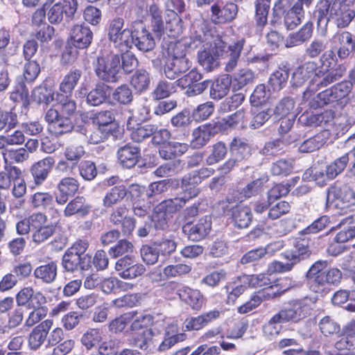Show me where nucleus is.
<instances>
[{
  "label": "nucleus",
  "instance_id": "f257e3e1",
  "mask_svg": "<svg viewBox=\"0 0 355 355\" xmlns=\"http://www.w3.org/2000/svg\"><path fill=\"white\" fill-rule=\"evenodd\" d=\"M315 17L320 28H325L329 21H333L338 28H345L354 18L355 11L340 0H320Z\"/></svg>",
  "mask_w": 355,
  "mask_h": 355
},
{
  "label": "nucleus",
  "instance_id": "f03ea898",
  "mask_svg": "<svg viewBox=\"0 0 355 355\" xmlns=\"http://www.w3.org/2000/svg\"><path fill=\"white\" fill-rule=\"evenodd\" d=\"M96 76L103 82L117 83L121 75V55L110 52L98 56L94 63Z\"/></svg>",
  "mask_w": 355,
  "mask_h": 355
},
{
  "label": "nucleus",
  "instance_id": "7ed1b4c3",
  "mask_svg": "<svg viewBox=\"0 0 355 355\" xmlns=\"http://www.w3.org/2000/svg\"><path fill=\"white\" fill-rule=\"evenodd\" d=\"M318 298L315 296H306L288 301L287 306L278 313L279 318L287 322H297L310 315L316 307Z\"/></svg>",
  "mask_w": 355,
  "mask_h": 355
},
{
  "label": "nucleus",
  "instance_id": "20e7f679",
  "mask_svg": "<svg viewBox=\"0 0 355 355\" xmlns=\"http://www.w3.org/2000/svg\"><path fill=\"white\" fill-rule=\"evenodd\" d=\"M345 72V67L341 64L334 69H327V67L317 69L315 76L311 80V84L304 92V98H309L311 96V92L317 91L322 87H325L338 80L343 76Z\"/></svg>",
  "mask_w": 355,
  "mask_h": 355
},
{
  "label": "nucleus",
  "instance_id": "39448f33",
  "mask_svg": "<svg viewBox=\"0 0 355 355\" xmlns=\"http://www.w3.org/2000/svg\"><path fill=\"white\" fill-rule=\"evenodd\" d=\"M245 42V39L241 38L227 45L220 37L214 39V46L217 48V53L225 60L226 71H232L237 66Z\"/></svg>",
  "mask_w": 355,
  "mask_h": 355
},
{
  "label": "nucleus",
  "instance_id": "423d86ee",
  "mask_svg": "<svg viewBox=\"0 0 355 355\" xmlns=\"http://www.w3.org/2000/svg\"><path fill=\"white\" fill-rule=\"evenodd\" d=\"M124 24V19L117 17L109 21L107 29L108 40L121 51L130 48L132 28H125Z\"/></svg>",
  "mask_w": 355,
  "mask_h": 355
},
{
  "label": "nucleus",
  "instance_id": "0eeeda50",
  "mask_svg": "<svg viewBox=\"0 0 355 355\" xmlns=\"http://www.w3.org/2000/svg\"><path fill=\"white\" fill-rule=\"evenodd\" d=\"M132 44L143 52L150 51L155 46V37L142 21H135L132 24L130 47Z\"/></svg>",
  "mask_w": 355,
  "mask_h": 355
},
{
  "label": "nucleus",
  "instance_id": "6e6552de",
  "mask_svg": "<svg viewBox=\"0 0 355 355\" xmlns=\"http://www.w3.org/2000/svg\"><path fill=\"white\" fill-rule=\"evenodd\" d=\"M238 7L235 3L216 0L211 6V17L215 24L232 21L236 16Z\"/></svg>",
  "mask_w": 355,
  "mask_h": 355
},
{
  "label": "nucleus",
  "instance_id": "1a4fd4ad",
  "mask_svg": "<svg viewBox=\"0 0 355 355\" xmlns=\"http://www.w3.org/2000/svg\"><path fill=\"white\" fill-rule=\"evenodd\" d=\"M77 0H63L51 6L47 12L48 19L51 24H58L63 19L64 15L68 20L73 18L77 10Z\"/></svg>",
  "mask_w": 355,
  "mask_h": 355
},
{
  "label": "nucleus",
  "instance_id": "9d476101",
  "mask_svg": "<svg viewBox=\"0 0 355 355\" xmlns=\"http://www.w3.org/2000/svg\"><path fill=\"white\" fill-rule=\"evenodd\" d=\"M55 232V225L48 223L47 216L41 212L38 215L32 230V241L41 244L48 241Z\"/></svg>",
  "mask_w": 355,
  "mask_h": 355
},
{
  "label": "nucleus",
  "instance_id": "9b49d317",
  "mask_svg": "<svg viewBox=\"0 0 355 355\" xmlns=\"http://www.w3.org/2000/svg\"><path fill=\"white\" fill-rule=\"evenodd\" d=\"M354 192L347 185L338 187L334 185L330 187L327 191L326 205L329 206L335 203V206H339V202L343 205H349L354 202Z\"/></svg>",
  "mask_w": 355,
  "mask_h": 355
},
{
  "label": "nucleus",
  "instance_id": "f8f14e48",
  "mask_svg": "<svg viewBox=\"0 0 355 355\" xmlns=\"http://www.w3.org/2000/svg\"><path fill=\"white\" fill-rule=\"evenodd\" d=\"M211 230L210 216H205L198 220L196 224L187 223L183 225L182 232L191 241H200L209 234Z\"/></svg>",
  "mask_w": 355,
  "mask_h": 355
},
{
  "label": "nucleus",
  "instance_id": "ddd939ff",
  "mask_svg": "<svg viewBox=\"0 0 355 355\" xmlns=\"http://www.w3.org/2000/svg\"><path fill=\"white\" fill-rule=\"evenodd\" d=\"M130 345L147 352H153L158 343L155 333L152 329L133 334L129 338Z\"/></svg>",
  "mask_w": 355,
  "mask_h": 355
},
{
  "label": "nucleus",
  "instance_id": "4468645a",
  "mask_svg": "<svg viewBox=\"0 0 355 355\" xmlns=\"http://www.w3.org/2000/svg\"><path fill=\"white\" fill-rule=\"evenodd\" d=\"M55 160L52 156H47L35 162L31 167L30 171L36 185H42L51 173Z\"/></svg>",
  "mask_w": 355,
  "mask_h": 355
},
{
  "label": "nucleus",
  "instance_id": "2eb2a0df",
  "mask_svg": "<svg viewBox=\"0 0 355 355\" xmlns=\"http://www.w3.org/2000/svg\"><path fill=\"white\" fill-rule=\"evenodd\" d=\"M93 40V33L87 26L85 24H76L70 31L69 41L73 46L79 49H87Z\"/></svg>",
  "mask_w": 355,
  "mask_h": 355
},
{
  "label": "nucleus",
  "instance_id": "dca6fc26",
  "mask_svg": "<svg viewBox=\"0 0 355 355\" xmlns=\"http://www.w3.org/2000/svg\"><path fill=\"white\" fill-rule=\"evenodd\" d=\"M79 187L78 181L74 178H62L56 187L58 193L55 195V202L60 205H64L69 197L73 196L78 192Z\"/></svg>",
  "mask_w": 355,
  "mask_h": 355
},
{
  "label": "nucleus",
  "instance_id": "f3484780",
  "mask_svg": "<svg viewBox=\"0 0 355 355\" xmlns=\"http://www.w3.org/2000/svg\"><path fill=\"white\" fill-rule=\"evenodd\" d=\"M62 266L65 271L71 272L78 270H87L92 266V257H79L66 250L62 259Z\"/></svg>",
  "mask_w": 355,
  "mask_h": 355
},
{
  "label": "nucleus",
  "instance_id": "a211bd4d",
  "mask_svg": "<svg viewBox=\"0 0 355 355\" xmlns=\"http://www.w3.org/2000/svg\"><path fill=\"white\" fill-rule=\"evenodd\" d=\"M53 324L52 320L46 319L33 329L28 339L31 349H37L44 343Z\"/></svg>",
  "mask_w": 355,
  "mask_h": 355
},
{
  "label": "nucleus",
  "instance_id": "6ab92c4d",
  "mask_svg": "<svg viewBox=\"0 0 355 355\" xmlns=\"http://www.w3.org/2000/svg\"><path fill=\"white\" fill-rule=\"evenodd\" d=\"M16 302L18 306H37L39 304H46V297L40 291L35 292L32 287L21 288L16 295Z\"/></svg>",
  "mask_w": 355,
  "mask_h": 355
},
{
  "label": "nucleus",
  "instance_id": "aec40b11",
  "mask_svg": "<svg viewBox=\"0 0 355 355\" xmlns=\"http://www.w3.org/2000/svg\"><path fill=\"white\" fill-rule=\"evenodd\" d=\"M119 163L125 168L135 166L140 157V148L131 143L120 146L116 152Z\"/></svg>",
  "mask_w": 355,
  "mask_h": 355
},
{
  "label": "nucleus",
  "instance_id": "412c9836",
  "mask_svg": "<svg viewBox=\"0 0 355 355\" xmlns=\"http://www.w3.org/2000/svg\"><path fill=\"white\" fill-rule=\"evenodd\" d=\"M190 67L191 63L188 58H168L164 66V73L170 80H178Z\"/></svg>",
  "mask_w": 355,
  "mask_h": 355
},
{
  "label": "nucleus",
  "instance_id": "4be33fe9",
  "mask_svg": "<svg viewBox=\"0 0 355 355\" xmlns=\"http://www.w3.org/2000/svg\"><path fill=\"white\" fill-rule=\"evenodd\" d=\"M317 71L315 62H306L297 67L293 73L291 83L293 87H298L304 85Z\"/></svg>",
  "mask_w": 355,
  "mask_h": 355
},
{
  "label": "nucleus",
  "instance_id": "5701e85b",
  "mask_svg": "<svg viewBox=\"0 0 355 355\" xmlns=\"http://www.w3.org/2000/svg\"><path fill=\"white\" fill-rule=\"evenodd\" d=\"M290 76V65L286 62H282L277 70L270 76L269 85L275 92H279L286 87Z\"/></svg>",
  "mask_w": 355,
  "mask_h": 355
},
{
  "label": "nucleus",
  "instance_id": "b1692460",
  "mask_svg": "<svg viewBox=\"0 0 355 355\" xmlns=\"http://www.w3.org/2000/svg\"><path fill=\"white\" fill-rule=\"evenodd\" d=\"M178 295L182 301H184L194 310H200L205 302L203 295L200 291L189 286H184L178 289Z\"/></svg>",
  "mask_w": 355,
  "mask_h": 355
},
{
  "label": "nucleus",
  "instance_id": "393cba45",
  "mask_svg": "<svg viewBox=\"0 0 355 355\" xmlns=\"http://www.w3.org/2000/svg\"><path fill=\"white\" fill-rule=\"evenodd\" d=\"M200 184V178L194 172L184 175L181 180L180 188L182 192L180 194L188 200L197 197L201 191L198 187Z\"/></svg>",
  "mask_w": 355,
  "mask_h": 355
},
{
  "label": "nucleus",
  "instance_id": "a878e982",
  "mask_svg": "<svg viewBox=\"0 0 355 355\" xmlns=\"http://www.w3.org/2000/svg\"><path fill=\"white\" fill-rule=\"evenodd\" d=\"M91 209L92 206L83 196H76L67 203L63 212L64 216L67 218L73 215L85 217L89 214Z\"/></svg>",
  "mask_w": 355,
  "mask_h": 355
},
{
  "label": "nucleus",
  "instance_id": "bb28decb",
  "mask_svg": "<svg viewBox=\"0 0 355 355\" xmlns=\"http://www.w3.org/2000/svg\"><path fill=\"white\" fill-rule=\"evenodd\" d=\"M128 190L125 185L121 184L108 189L102 200V205L106 209L112 208L120 204L126 197Z\"/></svg>",
  "mask_w": 355,
  "mask_h": 355
},
{
  "label": "nucleus",
  "instance_id": "cd10ccee",
  "mask_svg": "<svg viewBox=\"0 0 355 355\" xmlns=\"http://www.w3.org/2000/svg\"><path fill=\"white\" fill-rule=\"evenodd\" d=\"M217 48L214 46V40L213 44H210L209 48L200 51L198 54V62L207 71H211L219 65V53H217Z\"/></svg>",
  "mask_w": 355,
  "mask_h": 355
},
{
  "label": "nucleus",
  "instance_id": "c85d7f7f",
  "mask_svg": "<svg viewBox=\"0 0 355 355\" xmlns=\"http://www.w3.org/2000/svg\"><path fill=\"white\" fill-rule=\"evenodd\" d=\"M232 80L231 76L225 74L210 83V97L214 100H220L229 92Z\"/></svg>",
  "mask_w": 355,
  "mask_h": 355
},
{
  "label": "nucleus",
  "instance_id": "c756f323",
  "mask_svg": "<svg viewBox=\"0 0 355 355\" xmlns=\"http://www.w3.org/2000/svg\"><path fill=\"white\" fill-rule=\"evenodd\" d=\"M264 184L263 178L256 179L251 182L248 183L245 187L242 188L241 190L237 189L233 191L234 198L232 199L230 197L227 198V200L229 202H232L235 200H242L245 198H249L258 194L261 191Z\"/></svg>",
  "mask_w": 355,
  "mask_h": 355
},
{
  "label": "nucleus",
  "instance_id": "7c9ffc66",
  "mask_svg": "<svg viewBox=\"0 0 355 355\" xmlns=\"http://www.w3.org/2000/svg\"><path fill=\"white\" fill-rule=\"evenodd\" d=\"M230 211L234 225L238 228H246L251 223L252 214L249 207L236 205L231 209Z\"/></svg>",
  "mask_w": 355,
  "mask_h": 355
},
{
  "label": "nucleus",
  "instance_id": "2f4dec72",
  "mask_svg": "<svg viewBox=\"0 0 355 355\" xmlns=\"http://www.w3.org/2000/svg\"><path fill=\"white\" fill-rule=\"evenodd\" d=\"M214 128L211 124L202 125L194 129L191 144L193 148H200L205 146L214 135Z\"/></svg>",
  "mask_w": 355,
  "mask_h": 355
},
{
  "label": "nucleus",
  "instance_id": "473e14b6",
  "mask_svg": "<svg viewBox=\"0 0 355 355\" xmlns=\"http://www.w3.org/2000/svg\"><path fill=\"white\" fill-rule=\"evenodd\" d=\"M341 279V271L338 268H332L316 277V286H314V291L320 292L326 285H337L340 282Z\"/></svg>",
  "mask_w": 355,
  "mask_h": 355
},
{
  "label": "nucleus",
  "instance_id": "72a5a7b5",
  "mask_svg": "<svg viewBox=\"0 0 355 355\" xmlns=\"http://www.w3.org/2000/svg\"><path fill=\"white\" fill-rule=\"evenodd\" d=\"M313 33V24L306 23L297 32L291 33L286 40V47H293L302 44L309 40Z\"/></svg>",
  "mask_w": 355,
  "mask_h": 355
},
{
  "label": "nucleus",
  "instance_id": "f704fd0d",
  "mask_svg": "<svg viewBox=\"0 0 355 355\" xmlns=\"http://www.w3.org/2000/svg\"><path fill=\"white\" fill-rule=\"evenodd\" d=\"M180 193L174 198H169L161 202L156 207L157 212H162L168 216L177 212L183 208L189 202Z\"/></svg>",
  "mask_w": 355,
  "mask_h": 355
},
{
  "label": "nucleus",
  "instance_id": "c9c22d12",
  "mask_svg": "<svg viewBox=\"0 0 355 355\" xmlns=\"http://www.w3.org/2000/svg\"><path fill=\"white\" fill-rule=\"evenodd\" d=\"M220 312L212 310L187 321L186 327L189 330H199L220 317Z\"/></svg>",
  "mask_w": 355,
  "mask_h": 355
},
{
  "label": "nucleus",
  "instance_id": "e433bc0d",
  "mask_svg": "<svg viewBox=\"0 0 355 355\" xmlns=\"http://www.w3.org/2000/svg\"><path fill=\"white\" fill-rule=\"evenodd\" d=\"M57 271V264L51 261L37 267L34 270L33 275L43 283L51 284L56 279Z\"/></svg>",
  "mask_w": 355,
  "mask_h": 355
},
{
  "label": "nucleus",
  "instance_id": "4c0bfd02",
  "mask_svg": "<svg viewBox=\"0 0 355 355\" xmlns=\"http://www.w3.org/2000/svg\"><path fill=\"white\" fill-rule=\"evenodd\" d=\"M110 87L103 83H97L87 95L86 102L92 106H99L107 98V92Z\"/></svg>",
  "mask_w": 355,
  "mask_h": 355
},
{
  "label": "nucleus",
  "instance_id": "58836bf2",
  "mask_svg": "<svg viewBox=\"0 0 355 355\" xmlns=\"http://www.w3.org/2000/svg\"><path fill=\"white\" fill-rule=\"evenodd\" d=\"M310 254L308 240L300 239L295 243L293 249L285 254V257L288 260H293L297 263L301 260L308 258Z\"/></svg>",
  "mask_w": 355,
  "mask_h": 355
},
{
  "label": "nucleus",
  "instance_id": "ea45409f",
  "mask_svg": "<svg viewBox=\"0 0 355 355\" xmlns=\"http://www.w3.org/2000/svg\"><path fill=\"white\" fill-rule=\"evenodd\" d=\"M188 149L186 144L168 142L159 150L160 157L164 159H172L182 155Z\"/></svg>",
  "mask_w": 355,
  "mask_h": 355
},
{
  "label": "nucleus",
  "instance_id": "a19ab883",
  "mask_svg": "<svg viewBox=\"0 0 355 355\" xmlns=\"http://www.w3.org/2000/svg\"><path fill=\"white\" fill-rule=\"evenodd\" d=\"M327 131L320 132L313 137L304 141L299 146L301 153H311L320 149L328 139Z\"/></svg>",
  "mask_w": 355,
  "mask_h": 355
},
{
  "label": "nucleus",
  "instance_id": "79ce46f5",
  "mask_svg": "<svg viewBox=\"0 0 355 355\" xmlns=\"http://www.w3.org/2000/svg\"><path fill=\"white\" fill-rule=\"evenodd\" d=\"M271 0H256L254 19L257 30L262 31L267 24L268 15Z\"/></svg>",
  "mask_w": 355,
  "mask_h": 355
},
{
  "label": "nucleus",
  "instance_id": "37998d69",
  "mask_svg": "<svg viewBox=\"0 0 355 355\" xmlns=\"http://www.w3.org/2000/svg\"><path fill=\"white\" fill-rule=\"evenodd\" d=\"M272 110L267 105L253 106L250 127L257 129L261 127L272 116Z\"/></svg>",
  "mask_w": 355,
  "mask_h": 355
},
{
  "label": "nucleus",
  "instance_id": "c03bdc74",
  "mask_svg": "<svg viewBox=\"0 0 355 355\" xmlns=\"http://www.w3.org/2000/svg\"><path fill=\"white\" fill-rule=\"evenodd\" d=\"M165 33L171 37L180 35L183 29L182 21L178 14L174 12L166 13L165 17Z\"/></svg>",
  "mask_w": 355,
  "mask_h": 355
},
{
  "label": "nucleus",
  "instance_id": "a18cd8bd",
  "mask_svg": "<svg viewBox=\"0 0 355 355\" xmlns=\"http://www.w3.org/2000/svg\"><path fill=\"white\" fill-rule=\"evenodd\" d=\"M182 82L183 79H178L175 83H170L166 80H159L152 92L153 98L160 100L168 97L175 92V85H180Z\"/></svg>",
  "mask_w": 355,
  "mask_h": 355
},
{
  "label": "nucleus",
  "instance_id": "49530a36",
  "mask_svg": "<svg viewBox=\"0 0 355 355\" xmlns=\"http://www.w3.org/2000/svg\"><path fill=\"white\" fill-rule=\"evenodd\" d=\"M334 39L338 42L340 46L338 51V55L341 59L346 58L353 50H355V41L353 42L351 33L344 31L336 35Z\"/></svg>",
  "mask_w": 355,
  "mask_h": 355
},
{
  "label": "nucleus",
  "instance_id": "de8ad7c7",
  "mask_svg": "<svg viewBox=\"0 0 355 355\" xmlns=\"http://www.w3.org/2000/svg\"><path fill=\"white\" fill-rule=\"evenodd\" d=\"M82 70L73 69L64 77L60 85V90L66 94H70L77 85L82 76Z\"/></svg>",
  "mask_w": 355,
  "mask_h": 355
},
{
  "label": "nucleus",
  "instance_id": "09e8293b",
  "mask_svg": "<svg viewBox=\"0 0 355 355\" xmlns=\"http://www.w3.org/2000/svg\"><path fill=\"white\" fill-rule=\"evenodd\" d=\"M130 84L136 91L140 93L146 91L150 84L149 73L143 69L137 70L131 78Z\"/></svg>",
  "mask_w": 355,
  "mask_h": 355
},
{
  "label": "nucleus",
  "instance_id": "8fccbe9b",
  "mask_svg": "<svg viewBox=\"0 0 355 355\" xmlns=\"http://www.w3.org/2000/svg\"><path fill=\"white\" fill-rule=\"evenodd\" d=\"M232 157L240 163L249 158L250 155L248 144L241 139L234 138L230 145Z\"/></svg>",
  "mask_w": 355,
  "mask_h": 355
},
{
  "label": "nucleus",
  "instance_id": "3c124183",
  "mask_svg": "<svg viewBox=\"0 0 355 355\" xmlns=\"http://www.w3.org/2000/svg\"><path fill=\"white\" fill-rule=\"evenodd\" d=\"M111 98L116 103L128 105L133 101V93L128 85L123 84L114 89Z\"/></svg>",
  "mask_w": 355,
  "mask_h": 355
},
{
  "label": "nucleus",
  "instance_id": "603ef678",
  "mask_svg": "<svg viewBox=\"0 0 355 355\" xmlns=\"http://www.w3.org/2000/svg\"><path fill=\"white\" fill-rule=\"evenodd\" d=\"M333 119V112L330 110L320 114L302 115L300 119V120H304V123L309 126H322L329 123Z\"/></svg>",
  "mask_w": 355,
  "mask_h": 355
},
{
  "label": "nucleus",
  "instance_id": "864d4df0",
  "mask_svg": "<svg viewBox=\"0 0 355 355\" xmlns=\"http://www.w3.org/2000/svg\"><path fill=\"white\" fill-rule=\"evenodd\" d=\"M303 8L298 5H293V10L284 15V24L288 30H293L302 22L304 17Z\"/></svg>",
  "mask_w": 355,
  "mask_h": 355
},
{
  "label": "nucleus",
  "instance_id": "5fc2aeb1",
  "mask_svg": "<svg viewBox=\"0 0 355 355\" xmlns=\"http://www.w3.org/2000/svg\"><path fill=\"white\" fill-rule=\"evenodd\" d=\"M24 321V310L16 308L8 315L7 323L0 327V333L4 334L19 327Z\"/></svg>",
  "mask_w": 355,
  "mask_h": 355
},
{
  "label": "nucleus",
  "instance_id": "6e6d98bb",
  "mask_svg": "<svg viewBox=\"0 0 355 355\" xmlns=\"http://www.w3.org/2000/svg\"><path fill=\"white\" fill-rule=\"evenodd\" d=\"M349 153H345L327 166V175L329 179H334L345 169L349 162Z\"/></svg>",
  "mask_w": 355,
  "mask_h": 355
},
{
  "label": "nucleus",
  "instance_id": "4d7b16f0",
  "mask_svg": "<svg viewBox=\"0 0 355 355\" xmlns=\"http://www.w3.org/2000/svg\"><path fill=\"white\" fill-rule=\"evenodd\" d=\"M210 37L211 34L203 31H196L190 37L189 40H185L184 43L186 46L191 49H196L200 46L206 48L205 46H209L211 44L209 41Z\"/></svg>",
  "mask_w": 355,
  "mask_h": 355
},
{
  "label": "nucleus",
  "instance_id": "13d9d810",
  "mask_svg": "<svg viewBox=\"0 0 355 355\" xmlns=\"http://www.w3.org/2000/svg\"><path fill=\"white\" fill-rule=\"evenodd\" d=\"M160 255L166 257L173 253L177 248L176 242L172 236H163L162 239L153 241Z\"/></svg>",
  "mask_w": 355,
  "mask_h": 355
},
{
  "label": "nucleus",
  "instance_id": "bf43d9fd",
  "mask_svg": "<svg viewBox=\"0 0 355 355\" xmlns=\"http://www.w3.org/2000/svg\"><path fill=\"white\" fill-rule=\"evenodd\" d=\"M286 144L282 139H276L266 142L259 153L264 156H275L284 152Z\"/></svg>",
  "mask_w": 355,
  "mask_h": 355
},
{
  "label": "nucleus",
  "instance_id": "052dcab7",
  "mask_svg": "<svg viewBox=\"0 0 355 355\" xmlns=\"http://www.w3.org/2000/svg\"><path fill=\"white\" fill-rule=\"evenodd\" d=\"M31 205L35 209H46L53 204V198L47 192H37L31 196Z\"/></svg>",
  "mask_w": 355,
  "mask_h": 355
},
{
  "label": "nucleus",
  "instance_id": "680f3d73",
  "mask_svg": "<svg viewBox=\"0 0 355 355\" xmlns=\"http://www.w3.org/2000/svg\"><path fill=\"white\" fill-rule=\"evenodd\" d=\"M156 130V125L153 124L139 125L137 128H133L130 136L133 141L139 143L145 139L152 136Z\"/></svg>",
  "mask_w": 355,
  "mask_h": 355
},
{
  "label": "nucleus",
  "instance_id": "e2e57ef3",
  "mask_svg": "<svg viewBox=\"0 0 355 355\" xmlns=\"http://www.w3.org/2000/svg\"><path fill=\"white\" fill-rule=\"evenodd\" d=\"M103 340L102 332L98 329H89L83 334L81 343L88 349L98 345Z\"/></svg>",
  "mask_w": 355,
  "mask_h": 355
},
{
  "label": "nucleus",
  "instance_id": "0e129e2a",
  "mask_svg": "<svg viewBox=\"0 0 355 355\" xmlns=\"http://www.w3.org/2000/svg\"><path fill=\"white\" fill-rule=\"evenodd\" d=\"M45 304H39L37 306H31L29 309H33L28 314L25 320V326L31 327L41 321L47 314V308L44 306Z\"/></svg>",
  "mask_w": 355,
  "mask_h": 355
},
{
  "label": "nucleus",
  "instance_id": "69168bd1",
  "mask_svg": "<svg viewBox=\"0 0 355 355\" xmlns=\"http://www.w3.org/2000/svg\"><path fill=\"white\" fill-rule=\"evenodd\" d=\"M33 97L38 104L49 105L54 100V92L46 86H40L34 89Z\"/></svg>",
  "mask_w": 355,
  "mask_h": 355
},
{
  "label": "nucleus",
  "instance_id": "338daca9",
  "mask_svg": "<svg viewBox=\"0 0 355 355\" xmlns=\"http://www.w3.org/2000/svg\"><path fill=\"white\" fill-rule=\"evenodd\" d=\"M294 0H277L272 8V15L275 19L272 22L277 23L282 17L293 10Z\"/></svg>",
  "mask_w": 355,
  "mask_h": 355
},
{
  "label": "nucleus",
  "instance_id": "774afa93",
  "mask_svg": "<svg viewBox=\"0 0 355 355\" xmlns=\"http://www.w3.org/2000/svg\"><path fill=\"white\" fill-rule=\"evenodd\" d=\"M254 80V72L248 69H240L234 76V85L239 89L251 84Z\"/></svg>",
  "mask_w": 355,
  "mask_h": 355
}]
</instances>
